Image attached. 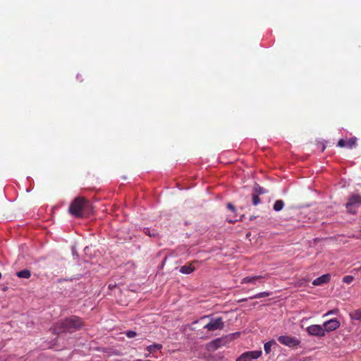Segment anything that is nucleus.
I'll use <instances>...</instances> for the list:
<instances>
[{"label":"nucleus","instance_id":"nucleus-14","mask_svg":"<svg viewBox=\"0 0 361 361\" xmlns=\"http://www.w3.org/2000/svg\"><path fill=\"white\" fill-rule=\"evenodd\" d=\"M224 344V338H216L214 341H212L209 343V346L212 348L214 350H216L217 348H220Z\"/></svg>","mask_w":361,"mask_h":361},{"label":"nucleus","instance_id":"nucleus-10","mask_svg":"<svg viewBox=\"0 0 361 361\" xmlns=\"http://www.w3.org/2000/svg\"><path fill=\"white\" fill-rule=\"evenodd\" d=\"M330 279H331L330 274H324V275L315 279L313 281L312 284L314 286H321V285L328 283L330 281Z\"/></svg>","mask_w":361,"mask_h":361},{"label":"nucleus","instance_id":"nucleus-13","mask_svg":"<svg viewBox=\"0 0 361 361\" xmlns=\"http://www.w3.org/2000/svg\"><path fill=\"white\" fill-rule=\"evenodd\" d=\"M195 267L192 265V263L190 264H187L184 266H182L180 268V272L182 273V274H190L192 273L194 270H195Z\"/></svg>","mask_w":361,"mask_h":361},{"label":"nucleus","instance_id":"nucleus-8","mask_svg":"<svg viewBox=\"0 0 361 361\" xmlns=\"http://www.w3.org/2000/svg\"><path fill=\"white\" fill-rule=\"evenodd\" d=\"M341 323L337 319H331L324 322L323 328L325 332H331L338 329Z\"/></svg>","mask_w":361,"mask_h":361},{"label":"nucleus","instance_id":"nucleus-23","mask_svg":"<svg viewBox=\"0 0 361 361\" xmlns=\"http://www.w3.org/2000/svg\"><path fill=\"white\" fill-rule=\"evenodd\" d=\"M255 191L258 194H264L266 192V190L260 187L259 185H256L255 187Z\"/></svg>","mask_w":361,"mask_h":361},{"label":"nucleus","instance_id":"nucleus-2","mask_svg":"<svg viewBox=\"0 0 361 361\" xmlns=\"http://www.w3.org/2000/svg\"><path fill=\"white\" fill-rule=\"evenodd\" d=\"M90 202L84 197H78L71 202L69 212L76 218H81L89 211Z\"/></svg>","mask_w":361,"mask_h":361},{"label":"nucleus","instance_id":"nucleus-4","mask_svg":"<svg viewBox=\"0 0 361 361\" xmlns=\"http://www.w3.org/2000/svg\"><path fill=\"white\" fill-rule=\"evenodd\" d=\"M224 327V322L221 317L212 318L210 322L207 323L204 329H207L209 331H214L218 329H222Z\"/></svg>","mask_w":361,"mask_h":361},{"label":"nucleus","instance_id":"nucleus-19","mask_svg":"<svg viewBox=\"0 0 361 361\" xmlns=\"http://www.w3.org/2000/svg\"><path fill=\"white\" fill-rule=\"evenodd\" d=\"M270 295H271V293H269V292H262V293H257L255 295L250 297V299L252 300V299H256V298L268 297Z\"/></svg>","mask_w":361,"mask_h":361},{"label":"nucleus","instance_id":"nucleus-22","mask_svg":"<svg viewBox=\"0 0 361 361\" xmlns=\"http://www.w3.org/2000/svg\"><path fill=\"white\" fill-rule=\"evenodd\" d=\"M339 313V310L337 308H335L334 310L328 311L326 314H324V317H327L329 315L331 314H338Z\"/></svg>","mask_w":361,"mask_h":361},{"label":"nucleus","instance_id":"nucleus-6","mask_svg":"<svg viewBox=\"0 0 361 361\" xmlns=\"http://www.w3.org/2000/svg\"><path fill=\"white\" fill-rule=\"evenodd\" d=\"M278 341L290 348L296 347L300 343L297 338L290 336H280L278 337Z\"/></svg>","mask_w":361,"mask_h":361},{"label":"nucleus","instance_id":"nucleus-28","mask_svg":"<svg viewBox=\"0 0 361 361\" xmlns=\"http://www.w3.org/2000/svg\"><path fill=\"white\" fill-rule=\"evenodd\" d=\"M247 299V298H243L241 300H239V302H244V301H246Z\"/></svg>","mask_w":361,"mask_h":361},{"label":"nucleus","instance_id":"nucleus-12","mask_svg":"<svg viewBox=\"0 0 361 361\" xmlns=\"http://www.w3.org/2000/svg\"><path fill=\"white\" fill-rule=\"evenodd\" d=\"M163 348L161 344L154 343L153 345H150L146 348V350L149 353L146 357H148L150 353H155L157 350H161Z\"/></svg>","mask_w":361,"mask_h":361},{"label":"nucleus","instance_id":"nucleus-26","mask_svg":"<svg viewBox=\"0 0 361 361\" xmlns=\"http://www.w3.org/2000/svg\"><path fill=\"white\" fill-rule=\"evenodd\" d=\"M227 208L229 209L230 210H231L232 212H235V211L234 205H233L231 203H228L227 204Z\"/></svg>","mask_w":361,"mask_h":361},{"label":"nucleus","instance_id":"nucleus-17","mask_svg":"<svg viewBox=\"0 0 361 361\" xmlns=\"http://www.w3.org/2000/svg\"><path fill=\"white\" fill-rule=\"evenodd\" d=\"M276 343L275 341L271 340L264 343V349L267 354H269L271 352V346L273 345H276Z\"/></svg>","mask_w":361,"mask_h":361},{"label":"nucleus","instance_id":"nucleus-18","mask_svg":"<svg viewBox=\"0 0 361 361\" xmlns=\"http://www.w3.org/2000/svg\"><path fill=\"white\" fill-rule=\"evenodd\" d=\"M283 207H284L283 201L281 200H278L275 202L273 208L276 212H279L283 208Z\"/></svg>","mask_w":361,"mask_h":361},{"label":"nucleus","instance_id":"nucleus-20","mask_svg":"<svg viewBox=\"0 0 361 361\" xmlns=\"http://www.w3.org/2000/svg\"><path fill=\"white\" fill-rule=\"evenodd\" d=\"M144 233L150 237H156L157 235V232L154 231H151L148 228L144 229Z\"/></svg>","mask_w":361,"mask_h":361},{"label":"nucleus","instance_id":"nucleus-29","mask_svg":"<svg viewBox=\"0 0 361 361\" xmlns=\"http://www.w3.org/2000/svg\"><path fill=\"white\" fill-rule=\"evenodd\" d=\"M235 221H236V220H231V219H229V220H228V221H229V222H231V223H232V222H235Z\"/></svg>","mask_w":361,"mask_h":361},{"label":"nucleus","instance_id":"nucleus-7","mask_svg":"<svg viewBox=\"0 0 361 361\" xmlns=\"http://www.w3.org/2000/svg\"><path fill=\"white\" fill-rule=\"evenodd\" d=\"M307 332L309 335L317 337H324L325 336V330L323 326L319 324H312L307 327Z\"/></svg>","mask_w":361,"mask_h":361},{"label":"nucleus","instance_id":"nucleus-21","mask_svg":"<svg viewBox=\"0 0 361 361\" xmlns=\"http://www.w3.org/2000/svg\"><path fill=\"white\" fill-rule=\"evenodd\" d=\"M353 279H354L353 276L348 275V276H345L343 278V281L345 283L350 284V283L353 282Z\"/></svg>","mask_w":361,"mask_h":361},{"label":"nucleus","instance_id":"nucleus-25","mask_svg":"<svg viewBox=\"0 0 361 361\" xmlns=\"http://www.w3.org/2000/svg\"><path fill=\"white\" fill-rule=\"evenodd\" d=\"M126 335L128 338H134L137 335V333L134 331H128L126 332Z\"/></svg>","mask_w":361,"mask_h":361},{"label":"nucleus","instance_id":"nucleus-3","mask_svg":"<svg viewBox=\"0 0 361 361\" xmlns=\"http://www.w3.org/2000/svg\"><path fill=\"white\" fill-rule=\"evenodd\" d=\"M361 205V196L360 195H352L346 203V209L350 214H355L357 209Z\"/></svg>","mask_w":361,"mask_h":361},{"label":"nucleus","instance_id":"nucleus-9","mask_svg":"<svg viewBox=\"0 0 361 361\" xmlns=\"http://www.w3.org/2000/svg\"><path fill=\"white\" fill-rule=\"evenodd\" d=\"M357 138L356 137H350L348 140H345L343 139H340L338 142V146L340 147H347L348 149H352L356 146Z\"/></svg>","mask_w":361,"mask_h":361},{"label":"nucleus","instance_id":"nucleus-11","mask_svg":"<svg viewBox=\"0 0 361 361\" xmlns=\"http://www.w3.org/2000/svg\"><path fill=\"white\" fill-rule=\"evenodd\" d=\"M264 276H263L262 275L246 276V277H244L243 279H242L241 283L242 284H244V283L256 284L257 281H259L262 279H264Z\"/></svg>","mask_w":361,"mask_h":361},{"label":"nucleus","instance_id":"nucleus-16","mask_svg":"<svg viewBox=\"0 0 361 361\" xmlns=\"http://www.w3.org/2000/svg\"><path fill=\"white\" fill-rule=\"evenodd\" d=\"M349 315L352 319L361 321V309L351 312Z\"/></svg>","mask_w":361,"mask_h":361},{"label":"nucleus","instance_id":"nucleus-1","mask_svg":"<svg viewBox=\"0 0 361 361\" xmlns=\"http://www.w3.org/2000/svg\"><path fill=\"white\" fill-rule=\"evenodd\" d=\"M82 325L83 323L80 317L72 316L56 323L54 326L53 331L56 334L63 332L72 333L79 330Z\"/></svg>","mask_w":361,"mask_h":361},{"label":"nucleus","instance_id":"nucleus-15","mask_svg":"<svg viewBox=\"0 0 361 361\" xmlns=\"http://www.w3.org/2000/svg\"><path fill=\"white\" fill-rule=\"evenodd\" d=\"M16 276L19 278L29 279L31 276V272L30 270L24 269L16 273Z\"/></svg>","mask_w":361,"mask_h":361},{"label":"nucleus","instance_id":"nucleus-5","mask_svg":"<svg viewBox=\"0 0 361 361\" xmlns=\"http://www.w3.org/2000/svg\"><path fill=\"white\" fill-rule=\"evenodd\" d=\"M262 355V351L252 350L247 351L241 354L237 359L236 361H252L253 360L258 359Z\"/></svg>","mask_w":361,"mask_h":361},{"label":"nucleus","instance_id":"nucleus-24","mask_svg":"<svg viewBox=\"0 0 361 361\" xmlns=\"http://www.w3.org/2000/svg\"><path fill=\"white\" fill-rule=\"evenodd\" d=\"M259 202H260V199H259V197H258V195H257L254 194V195H252V204H253L254 205H255V206H256V205H257Z\"/></svg>","mask_w":361,"mask_h":361},{"label":"nucleus","instance_id":"nucleus-27","mask_svg":"<svg viewBox=\"0 0 361 361\" xmlns=\"http://www.w3.org/2000/svg\"><path fill=\"white\" fill-rule=\"evenodd\" d=\"M318 147L321 148L322 152H324L326 149V146L324 144H322L321 145H318Z\"/></svg>","mask_w":361,"mask_h":361}]
</instances>
